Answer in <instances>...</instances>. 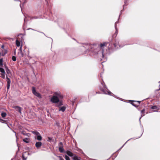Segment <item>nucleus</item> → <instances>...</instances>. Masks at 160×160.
Listing matches in <instances>:
<instances>
[{
  "mask_svg": "<svg viewBox=\"0 0 160 160\" xmlns=\"http://www.w3.org/2000/svg\"><path fill=\"white\" fill-rule=\"evenodd\" d=\"M50 101L52 103H56V106L58 107H59L63 105L62 101H60L59 98L56 96H53L51 98Z\"/></svg>",
  "mask_w": 160,
  "mask_h": 160,
  "instance_id": "2",
  "label": "nucleus"
},
{
  "mask_svg": "<svg viewBox=\"0 0 160 160\" xmlns=\"http://www.w3.org/2000/svg\"><path fill=\"white\" fill-rule=\"evenodd\" d=\"M140 103V102L137 101H133L131 103L132 105L136 107H138Z\"/></svg>",
  "mask_w": 160,
  "mask_h": 160,
  "instance_id": "6",
  "label": "nucleus"
},
{
  "mask_svg": "<svg viewBox=\"0 0 160 160\" xmlns=\"http://www.w3.org/2000/svg\"><path fill=\"white\" fill-rule=\"evenodd\" d=\"M81 158L80 157H78L75 155L74 157L72 159L73 160H81Z\"/></svg>",
  "mask_w": 160,
  "mask_h": 160,
  "instance_id": "17",
  "label": "nucleus"
},
{
  "mask_svg": "<svg viewBox=\"0 0 160 160\" xmlns=\"http://www.w3.org/2000/svg\"><path fill=\"white\" fill-rule=\"evenodd\" d=\"M22 134H23V135H26V136H28V137H29V136L30 135V134L29 133H25L24 132H22Z\"/></svg>",
  "mask_w": 160,
  "mask_h": 160,
  "instance_id": "27",
  "label": "nucleus"
},
{
  "mask_svg": "<svg viewBox=\"0 0 160 160\" xmlns=\"http://www.w3.org/2000/svg\"><path fill=\"white\" fill-rule=\"evenodd\" d=\"M67 154L70 157H72V159H73V157H74V156H75V154H73L72 152H71L68 151L66 152Z\"/></svg>",
  "mask_w": 160,
  "mask_h": 160,
  "instance_id": "11",
  "label": "nucleus"
},
{
  "mask_svg": "<svg viewBox=\"0 0 160 160\" xmlns=\"http://www.w3.org/2000/svg\"><path fill=\"white\" fill-rule=\"evenodd\" d=\"M105 42L101 43L99 44H93L90 46L91 52H93L95 54H100L103 57V50H101L102 48L105 46Z\"/></svg>",
  "mask_w": 160,
  "mask_h": 160,
  "instance_id": "1",
  "label": "nucleus"
},
{
  "mask_svg": "<svg viewBox=\"0 0 160 160\" xmlns=\"http://www.w3.org/2000/svg\"><path fill=\"white\" fill-rule=\"evenodd\" d=\"M13 108L15 109L16 111L19 112L20 113H21V108L20 107L18 106H15L13 107Z\"/></svg>",
  "mask_w": 160,
  "mask_h": 160,
  "instance_id": "9",
  "label": "nucleus"
},
{
  "mask_svg": "<svg viewBox=\"0 0 160 160\" xmlns=\"http://www.w3.org/2000/svg\"><path fill=\"white\" fill-rule=\"evenodd\" d=\"M15 1H16L15 0ZM16 1H18V2H20V1H19V0H16Z\"/></svg>",
  "mask_w": 160,
  "mask_h": 160,
  "instance_id": "41",
  "label": "nucleus"
},
{
  "mask_svg": "<svg viewBox=\"0 0 160 160\" xmlns=\"http://www.w3.org/2000/svg\"><path fill=\"white\" fill-rule=\"evenodd\" d=\"M114 47L116 48H118L122 47L123 46L119 44V42L118 40H116L113 44Z\"/></svg>",
  "mask_w": 160,
  "mask_h": 160,
  "instance_id": "4",
  "label": "nucleus"
},
{
  "mask_svg": "<svg viewBox=\"0 0 160 160\" xmlns=\"http://www.w3.org/2000/svg\"><path fill=\"white\" fill-rule=\"evenodd\" d=\"M60 160H64V159L62 158H60Z\"/></svg>",
  "mask_w": 160,
  "mask_h": 160,
  "instance_id": "38",
  "label": "nucleus"
},
{
  "mask_svg": "<svg viewBox=\"0 0 160 160\" xmlns=\"http://www.w3.org/2000/svg\"><path fill=\"white\" fill-rule=\"evenodd\" d=\"M101 90L104 94H108L110 95H112L111 94H112V93L109 90L107 91L104 89H101Z\"/></svg>",
  "mask_w": 160,
  "mask_h": 160,
  "instance_id": "8",
  "label": "nucleus"
},
{
  "mask_svg": "<svg viewBox=\"0 0 160 160\" xmlns=\"http://www.w3.org/2000/svg\"><path fill=\"white\" fill-rule=\"evenodd\" d=\"M54 95L53 96H57L58 97H61L60 92H56L54 93Z\"/></svg>",
  "mask_w": 160,
  "mask_h": 160,
  "instance_id": "12",
  "label": "nucleus"
},
{
  "mask_svg": "<svg viewBox=\"0 0 160 160\" xmlns=\"http://www.w3.org/2000/svg\"><path fill=\"white\" fill-rule=\"evenodd\" d=\"M35 139L38 140V141H41L42 140V137L41 136L40 134L39 135H38L35 136Z\"/></svg>",
  "mask_w": 160,
  "mask_h": 160,
  "instance_id": "13",
  "label": "nucleus"
},
{
  "mask_svg": "<svg viewBox=\"0 0 160 160\" xmlns=\"http://www.w3.org/2000/svg\"><path fill=\"white\" fill-rule=\"evenodd\" d=\"M0 120H2V121H4L3 120H2V119H0Z\"/></svg>",
  "mask_w": 160,
  "mask_h": 160,
  "instance_id": "44",
  "label": "nucleus"
},
{
  "mask_svg": "<svg viewBox=\"0 0 160 160\" xmlns=\"http://www.w3.org/2000/svg\"><path fill=\"white\" fill-rule=\"evenodd\" d=\"M41 32V33H43V34H44V35H45V34L43 32Z\"/></svg>",
  "mask_w": 160,
  "mask_h": 160,
  "instance_id": "40",
  "label": "nucleus"
},
{
  "mask_svg": "<svg viewBox=\"0 0 160 160\" xmlns=\"http://www.w3.org/2000/svg\"><path fill=\"white\" fill-rule=\"evenodd\" d=\"M129 139V140H128L124 144V145L122 146L119 149V150H120L123 147V146L125 145L126 144V143L129 140H130V139Z\"/></svg>",
  "mask_w": 160,
  "mask_h": 160,
  "instance_id": "30",
  "label": "nucleus"
},
{
  "mask_svg": "<svg viewBox=\"0 0 160 160\" xmlns=\"http://www.w3.org/2000/svg\"><path fill=\"white\" fill-rule=\"evenodd\" d=\"M52 139V138L49 137L48 138V140H47V141H48L50 142Z\"/></svg>",
  "mask_w": 160,
  "mask_h": 160,
  "instance_id": "32",
  "label": "nucleus"
},
{
  "mask_svg": "<svg viewBox=\"0 0 160 160\" xmlns=\"http://www.w3.org/2000/svg\"><path fill=\"white\" fill-rule=\"evenodd\" d=\"M1 48H4V45H2V46H1Z\"/></svg>",
  "mask_w": 160,
  "mask_h": 160,
  "instance_id": "37",
  "label": "nucleus"
},
{
  "mask_svg": "<svg viewBox=\"0 0 160 160\" xmlns=\"http://www.w3.org/2000/svg\"><path fill=\"white\" fill-rule=\"evenodd\" d=\"M66 110V107L64 106H62L59 109V111H62V112H64Z\"/></svg>",
  "mask_w": 160,
  "mask_h": 160,
  "instance_id": "19",
  "label": "nucleus"
},
{
  "mask_svg": "<svg viewBox=\"0 0 160 160\" xmlns=\"http://www.w3.org/2000/svg\"><path fill=\"white\" fill-rule=\"evenodd\" d=\"M16 44L17 47H19L20 45V42L18 40H17L16 41Z\"/></svg>",
  "mask_w": 160,
  "mask_h": 160,
  "instance_id": "21",
  "label": "nucleus"
},
{
  "mask_svg": "<svg viewBox=\"0 0 160 160\" xmlns=\"http://www.w3.org/2000/svg\"><path fill=\"white\" fill-rule=\"evenodd\" d=\"M27 159V158L23 156V155H22V160H26Z\"/></svg>",
  "mask_w": 160,
  "mask_h": 160,
  "instance_id": "34",
  "label": "nucleus"
},
{
  "mask_svg": "<svg viewBox=\"0 0 160 160\" xmlns=\"http://www.w3.org/2000/svg\"><path fill=\"white\" fill-rule=\"evenodd\" d=\"M3 59L2 58L0 59V66L2 67L3 65Z\"/></svg>",
  "mask_w": 160,
  "mask_h": 160,
  "instance_id": "25",
  "label": "nucleus"
},
{
  "mask_svg": "<svg viewBox=\"0 0 160 160\" xmlns=\"http://www.w3.org/2000/svg\"><path fill=\"white\" fill-rule=\"evenodd\" d=\"M42 145V143L41 142H36L35 143V147L37 149H39Z\"/></svg>",
  "mask_w": 160,
  "mask_h": 160,
  "instance_id": "10",
  "label": "nucleus"
},
{
  "mask_svg": "<svg viewBox=\"0 0 160 160\" xmlns=\"http://www.w3.org/2000/svg\"><path fill=\"white\" fill-rule=\"evenodd\" d=\"M22 45H21L20 47V48L19 49V52H22Z\"/></svg>",
  "mask_w": 160,
  "mask_h": 160,
  "instance_id": "33",
  "label": "nucleus"
},
{
  "mask_svg": "<svg viewBox=\"0 0 160 160\" xmlns=\"http://www.w3.org/2000/svg\"><path fill=\"white\" fill-rule=\"evenodd\" d=\"M0 72H2V73H5V71L2 68H0Z\"/></svg>",
  "mask_w": 160,
  "mask_h": 160,
  "instance_id": "24",
  "label": "nucleus"
},
{
  "mask_svg": "<svg viewBox=\"0 0 160 160\" xmlns=\"http://www.w3.org/2000/svg\"><path fill=\"white\" fill-rule=\"evenodd\" d=\"M65 158L66 160H70V159L69 157L66 155H65Z\"/></svg>",
  "mask_w": 160,
  "mask_h": 160,
  "instance_id": "29",
  "label": "nucleus"
},
{
  "mask_svg": "<svg viewBox=\"0 0 160 160\" xmlns=\"http://www.w3.org/2000/svg\"><path fill=\"white\" fill-rule=\"evenodd\" d=\"M159 82V83H160V85H159V87H160V81L159 82Z\"/></svg>",
  "mask_w": 160,
  "mask_h": 160,
  "instance_id": "43",
  "label": "nucleus"
},
{
  "mask_svg": "<svg viewBox=\"0 0 160 160\" xmlns=\"http://www.w3.org/2000/svg\"><path fill=\"white\" fill-rule=\"evenodd\" d=\"M141 113H142V115H141V117L139 118V121H140V122H141L140 121V119L141 118V117H143V116H144V115H145L144 113H145V109H144L143 110H141Z\"/></svg>",
  "mask_w": 160,
  "mask_h": 160,
  "instance_id": "16",
  "label": "nucleus"
},
{
  "mask_svg": "<svg viewBox=\"0 0 160 160\" xmlns=\"http://www.w3.org/2000/svg\"><path fill=\"white\" fill-rule=\"evenodd\" d=\"M23 141L24 142L28 143H29L30 141V139L29 138H26L23 139Z\"/></svg>",
  "mask_w": 160,
  "mask_h": 160,
  "instance_id": "18",
  "label": "nucleus"
},
{
  "mask_svg": "<svg viewBox=\"0 0 160 160\" xmlns=\"http://www.w3.org/2000/svg\"><path fill=\"white\" fill-rule=\"evenodd\" d=\"M38 18L36 17V16H35V17H33L32 18V19H37Z\"/></svg>",
  "mask_w": 160,
  "mask_h": 160,
  "instance_id": "36",
  "label": "nucleus"
},
{
  "mask_svg": "<svg viewBox=\"0 0 160 160\" xmlns=\"http://www.w3.org/2000/svg\"><path fill=\"white\" fill-rule=\"evenodd\" d=\"M59 147L58 149L60 152L62 153L63 152L64 149L63 148V144L62 142H60L59 144Z\"/></svg>",
  "mask_w": 160,
  "mask_h": 160,
  "instance_id": "5",
  "label": "nucleus"
},
{
  "mask_svg": "<svg viewBox=\"0 0 160 160\" xmlns=\"http://www.w3.org/2000/svg\"><path fill=\"white\" fill-rule=\"evenodd\" d=\"M12 61H15L16 60V57L14 56H13L12 57Z\"/></svg>",
  "mask_w": 160,
  "mask_h": 160,
  "instance_id": "28",
  "label": "nucleus"
},
{
  "mask_svg": "<svg viewBox=\"0 0 160 160\" xmlns=\"http://www.w3.org/2000/svg\"><path fill=\"white\" fill-rule=\"evenodd\" d=\"M127 2V1L126 0H125V1H124L125 4L123 5V7H124L125 5H126Z\"/></svg>",
  "mask_w": 160,
  "mask_h": 160,
  "instance_id": "35",
  "label": "nucleus"
},
{
  "mask_svg": "<svg viewBox=\"0 0 160 160\" xmlns=\"http://www.w3.org/2000/svg\"><path fill=\"white\" fill-rule=\"evenodd\" d=\"M118 23V22L117 21V22H115V29H116V35H117V33H118V30L117 29V25H116V23Z\"/></svg>",
  "mask_w": 160,
  "mask_h": 160,
  "instance_id": "20",
  "label": "nucleus"
},
{
  "mask_svg": "<svg viewBox=\"0 0 160 160\" xmlns=\"http://www.w3.org/2000/svg\"><path fill=\"white\" fill-rule=\"evenodd\" d=\"M32 132L34 134H35V135H36V136H37L38 135H39L40 133L37 131H32Z\"/></svg>",
  "mask_w": 160,
  "mask_h": 160,
  "instance_id": "22",
  "label": "nucleus"
},
{
  "mask_svg": "<svg viewBox=\"0 0 160 160\" xmlns=\"http://www.w3.org/2000/svg\"><path fill=\"white\" fill-rule=\"evenodd\" d=\"M20 7H21V4H20Z\"/></svg>",
  "mask_w": 160,
  "mask_h": 160,
  "instance_id": "45",
  "label": "nucleus"
},
{
  "mask_svg": "<svg viewBox=\"0 0 160 160\" xmlns=\"http://www.w3.org/2000/svg\"><path fill=\"white\" fill-rule=\"evenodd\" d=\"M6 113L5 112H2L1 113V116L3 118H5L6 116Z\"/></svg>",
  "mask_w": 160,
  "mask_h": 160,
  "instance_id": "23",
  "label": "nucleus"
},
{
  "mask_svg": "<svg viewBox=\"0 0 160 160\" xmlns=\"http://www.w3.org/2000/svg\"><path fill=\"white\" fill-rule=\"evenodd\" d=\"M32 92L38 98L40 99L42 97L41 94L36 91L34 87H32Z\"/></svg>",
  "mask_w": 160,
  "mask_h": 160,
  "instance_id": "3",
  "label": "nucleus"
},
{
  "mask_svg": "<svg viewBox=\"0 0 160 160\" xmlns=\"http://www.w3.org/2000/svg\"><path fill=\"white\" fill-rule=\"evenodd\" d=\"M6 81L7 82V89L8 90L10 88L11 84V80L7 76L6 77Z\"/></svg>",
  "mask_w": 160,
  "mask_h": 160,
  "instance_id": "7",
  "label": "nucleus"
},
{
  "mask_svg": "<svg viewBox=\"0 0 160 160\" xmlns=\"http://www.w3.org/2000/svg\"><path fill=\"white\" fill-rule=\"evenodd\" d=\"M26 18V17L24 18V21H25V19Z\"/></svg>",
  "mask_w": 160,
  "mask_h": 160,
  "instance_id": "42",
  "label": "nucleus"
},
{
  "mask_svg": "<svg viewBox=\"0 0 160 160\" xmlns=\"http://www.w3.org/2000/svg\"><path fill=\"white\" fill-rule=\"evenodd\" d=\"M5 68L6 70V71L7 73H8V74H11L10 71L9 70V69L8 68V67L6 65H5Z\"/></svg>",
  "mask_w": 160,
  "mask_h": 160,
  "instance_id": "15",
  "label": "nucleus"
},
{
  "mask_svg": "<svg viewBox=\"0 0 160 160\" xmlns=\"http://www.w3.org/2000/svg\"><path fill=\"white\" fill-rule=\"evenodd\" d=\"M151 109L154 110V111L157 112L159 109L156 106H153L151 108Z\"/></svg>",
  "mask_w": 160,
  "mask_h": 160,
  "instance_id": "14",
  "label": "nucleus"
},
{
  "mask_svg": "<svg viewBox=\"0 0 160 160\" xmlns=\"http://www.w3.org/2000/svg\"><path fill=\"white\" fill-rule=\"evenodd\" d=\"M1 77L3 78H5V73H2L1 74Z\"/></svg>",
  "mask_w": 160,
  "mask_h": 160,
  "instance_id": "31",
  "label": "nucleus"
},
{
  "mask_svg": "<svg viewBox=\"0 0 160 160\" xmlns=\"http://www.w3.org/2000/svg\"><path fill=\"white\" fill-rule=\"evenodd\" d=\"M160 90V87L159 88V89H158L156 90V91H159Z\"/></svg>",
  "mask_w": 160,
  "mask_h": 160,
  "instance_id": "39",
  "label": "nucleus"
},
{
  "mask_svg": "<svg viewBox=\"0 0 160 160\" xmlns=\"http://www.w3.org/2000/svg\"><path fill=\"white\" fill-rule=\"evenodd\" d=\"M18 54L19 55L20 57H23V54L22 52V51L19 52H18Z\"/></svg>",
  "mask_w": 160,
  "mask_h": 160,
  "instance_id": "26",
  "label": "nucleus"
}]
</instances>
